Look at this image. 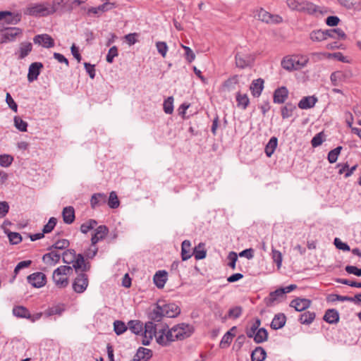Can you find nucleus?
Wrapping results in <instances>:
<instances>
[{"label":"nucleus","mask_w":361,"mask_h":361,"mask_svg":"<svg viewBox=\"0 0 361 361\" xmlns=\"http://www.w3.org/2000/svg\"><path fill=\"white\" fill-rule=\"evenodd\" d=\"M56 12L54 8H51L48 3L30 4L24 9L25 15L33 16H46Z\"/></svg>","instance_id":"1"},{"label":"nucleus","mask_w":361,"mask_h":361,"mask_svg":"<svg viewBox=\"0 0 361 361\" xmlns=\"http://www.w3.org/2000/svg\"><path fill=\"white\" fill-rule=\"evenodd\" d=\"M172 331L175 334V338L176 340L183 341L187 338H189L194 333L195 329L193 326L180 323L175 325L172 327Z\"/></svg>","instance_id":"2"},{"label":"nucleus","mask_w":361,"mask_h":361,"mask_svg":"<svg viewBox=\"0 0 361 361\" xmlns=\"http://www.w3.org/2000/svg\"><path fill=\"white\" fill-rule=\"evenodd\" d=\"M168 328V325L166 324L165 326L159 331L158 336L156 338L157 343L162 346H168L171 342L176 340L172 328L166 331Z\"/></svg>","instance_id":"3"},{"label":"nucleus","mask_w":361,"mask_h":361,"mask_svg":"<svg viewBox=\"0 0 361 361\" xmlns=\"http://www.w3.org/2000/svg\"><path fill=\"white\" fill-rule=\"evenodd\" d=\"M255 17L266 23L277 24L283 21V18L280 16L271 14L262 8L256 11Z\"/></svg>","instance_id":"4"},{"label":"nucleus","mask_w":361,"mask_h":361,"mask_svg":"<svg viewBox=\"0 0 361 361\" xmlns=\"http://www.w3.org/2000/svg\"><path fill=\"white\" fill-rule=\"evenodd\" d=\"M22 33L18 27H8L4 29L1 33L0 42L7 43L14 41L16 37Z\"/></svg>","instance_id":"5"},{"label":"nucleus","mask_w":361,"mask_h":361,"mask_svg":"<svg viewBox=\"0 0 361 361\" xmlns=\"http://www.w3.org/2000/svg\"><path fill=\"white\" fill-rule=\"evenodd\" d=\"M88 286V276L85 273H80L73 283V288L78 293H83Z\"/></svg>","instance_id":"6"},{"label":"nucleus","mask_w":361,"mask_h":361,"mask_svg":"<svg viewBox=\"0 0 361 361\" xmlns=\"http://www.w3.org/2000/svg\"><path fill=\"white\" fill-rule=\"evenodd\" d=\"M27 282L34 288H42L47 283V276L42 272H35L27 277Z\"/></svg>","instance_id":"7"},{"label":"nucleus","mask_w":361,"mask_h":361,"mask_svg":"<svg viewBox=\"0 0 361 361\" xmlns=\"http://www.w3.org/2000/svg\"><path fill=\"white\" fill-rule=\"evenodd\" d=\"M312 305V300L307 298H296L292 300L289 304L290 307L297 312H302L308 309Z\"/></svg>","instance_id":"8"},{"label":"nucleus","mask_w":361,"mask_h":361,"mask_svg":"<svg viewBox=\"0 0 361 361\" xmlns=\"http://www.w3.org/2000/svg\"><path fill=\"white\" fill-rule=\"evenodd\" d=\"M109 233V228L105 225L99 226L94 231L91 238V244L92 247H94L97 243L104 240Z\"/></svg>","instance_id":"9"},{"label":"nucleus","mask_w":361,"mask_h":361,"mask_svg":"<svg viewBox=\"0 0 361 361\" xmlns=\"http://www.w3.org/2000/svg\"><path fill=\"white\" fill-rule=\"evenodd\" d=\"M285 297L284 290L281 288L271 291L267 297L264 298V302L267 307H271L277 302H280V299Z\"/></svg>","instance_id":"10"},{"label":"nucleus","mask_w":361,"mask_h":361,"mask_svg":"<svg viewBox=\"0 0 361 361\" xmlns=\"http://www.w3.org/2000/svg\"><path fill=\"white\" fill-rule=\"evenodd\" d=\"M35 44L42 45L45 48H51L54 46V39L47 34L37 35L33 38Z\"/></svg>","instance_id":"11"},{"label":"nucleus","mask_w":361,"mask_h":361,"mask_svg":"<svg viewBox=\"0 0 361 361\" xmlns=\"http://www.w3.org/2000/svg\"><path fill=\"white\" fill-rule=\"evenodd\" d=\"M164 317L168 318H174L180 313V307L175 303H168L161 305Z\"/></svg>","instance_id":"12"},{"label":"nucleus","mask_w":361,"mask_h":361,"mask_svg":"<svg viewBox=\"0 0 361 361\" xmlns=\"http://www.w3.org/2000/svg\"><path fill=\"white\" fill-rule=\"evenodd\" d=\"M20 13H11L10 11H0V20L5 19L8 24H17L21 20Z\"/></svg>","instance_id":"13"},{"label":"nucleus","mask_w":361,"mask_h":361,"mask_svg":"<svg viewBox=\"0 0 361 361\" xmlns=\"http://www.w3.org/2000/svg\"><path fill=\"white\" fill-rule=\"evenodd\" d=\"M153 355L152 350L144 347H140L130 361H148Z\"/></svg>","instance_id":"14"},{"label":"nucleus","mask_w":361,"mask_h":361,"mask_svg":"<svg viewBox=\"0 0 361 361\" xmlns=\"http://www.w3.org/2000/svg\"><path fill=\"white\" fill-rule=\"evenodd\" d=\"M236 66L245 68L249 66L252 62V58L247 54L237 53L235 56Z\"/></svg>","instance_id":"15"},{"label":"nucleus","mask_w":361,"mask_h":361,"mask_svg":"<svg viewBox=\"0 0 361 361\" xmlns=\"http://www.w3.org/2000/svg\"><path fill=\"white\" fill-rule=\"evenodd\" d=\"M43 68V65L40 62H34L30 64L28 70L27 80L29 82H33L37 80L40 74V70Z\"/></svg>","instance_id":"16"},{"label":"nucleus","mask_w":361,"mask_h":361,"mask_svg":"<svg viewBox=\"0 0 361 361\" xmlns=\"http://www.w3.org/2000/svg\"><path fill=\"white\" fill-rule=\"evenodd\" d=\"M168 273L165 270L157 271L153 277L155 286L158 288H163L167 281Z\"/></svg>","instance_id":"17"},{"label":"nucleus","mask_w":361,"mask_h":361,"mask_svg":"<svg viewBox=\"0 0 361 361\" xmlns=\"http://www.w3.org/2000/svg\"><path fill=\"white\" fill-rule=\"evenodd\" d=\"M107 197L104 193L98 192L92 195L90 204L92 209L104 205L106 203Z\"/></svg>","instance_id":"18"},{"label":"nucleus","mask_w":361,"mask_h":361,"mask_svg":"<svg viewBox=\"0 0 361 361\" xmlns=\"http://www.w3.org/2000/svg\"><path fill=\"white\" fill-rule=\"evenodd\" d=\"M339 319V313L336 309H328L323 317V319L330 324L338 323Z\"/></svg>","instance_id":"19"},{"label":"nucleus","mask_w":361,"mask_h":361,"mask_svg":"<svg viewBox=\"0 0 361 361\" xmlns=\"http://www.w3.org/2000/svg\"><path fill=\"white\" fill-rule=\"evenodd\" d=\"M286 322V317L283 313H278L274 315L271 323V328L274 330H278L283 328Z\"/></svg>","instance_id":"20"},{"label":"nucleus","mask_w":361,"mask_h":361,"mask_svg":"<svg viewBox=\"0 0 361 361\" xmlns=\"http://www.w3.org/2000/svg\"><path fill=\"white\" fill-rule=\"evenodd\" d=\"M12 312L13 314L18 318L27 319L31 318V313L30 310L27 307L22 305L14 306Z\"/></svg>","instance_id":"21"},{"label":"nucleus","mask_w":361,"mask_h":361,"mask_svg":"<svg viewBox=\"0 0 361 361\" xmlns=\"http://www.w3.org/2000/svg\"><path fill=\"white\" fill-rule=\"evenodd\" d=\"M264 81L262 78L254 80L250 87L252 94L254 97H259L264 88Z\"/></svg>","instance_id":"22"},{"label":"nucleus","mask_w":361,"mask_h":361,"mask_svg":"<svg viewBox=\"0 0 361 361\" xmlns=\"http://www.w3.org/2000/svg\"><path fill=\"white\" fill-rule=\"evenodd\" d=\"M317 6L313 3L308 1H300V6L298 12L312 15L317 11Z\"/></svg>","instance_id":"23"},{"label":"nucleus","mask_w":361,"mask_h":361,"mask_svg":"<svg viewBox=\"0 0 361 361\" xmlns=\"http://www.w3.org/2000/svg\"><path fill=\"white\" fill-rule=\"evenodd\" d=\"M164 317V314L161 305L158 302L154 310L149 314V319L154 322H159Z\"/></svg>","instance_id":"24"},{"label":"nucleus","mask_w":361,"mask_h":361,"mask_svg":"<svg viewBox=\"0 0 361 361\" xmlns=\"http://www.w3.org/2000/svg\"><path fill=\"white\" fill-rule=\"evenodd\" d=\"M63 220L66 224H71L75 219V209L73 207L68 206L63 208L62 212Z\"/></svg>","instance_id":"25"},{"label":"nucleus","mask_w":361,"mask_h":361,"mask_svg":"<svg viewBox=\"0 0 361 361\" xmlns=\"http://www.w3.org/2000/svg\"><path fill=\"white\" fill-rule=\"evenodd\" d=\"M65 310L66 308L64 304H58L48 307L44 311V317H49L53 315L61 316Z\"/></svg>","instance_id":"26"},{"label":"nucleus","mask_w":361,"mask_h":361,"mask_svg":"<svg viewBox=\"0 0 361 361\" xmlns=\"http://www.w3.org/2000/svg\"><path fill=\"white\" fill-rule=\"evenodd\" d=\"M288 91L286 87H281L276 89L274 92V102L278 104H282L288 97Z\"/></svg>","instance_id":"27"},{"label":"nucleus","mask_w":361,"mask_h":361,"mask_svg":"<svg viewBox=\"0 0 361 361\" xmlns=\"http://www.w3.org/2000/svg\"><path fill=\"white\" fill-rule=\"evenodd\" d=\"M336 168L339 169L338 174H343L345 172L344 177L347 178L352 176L354 171L357 169V165L355 164L350 168L348 162L344 164L338 163L336 165Z\"/></svg>","instance_id":"28"},{"label":"nucleus","mask_w":361,"mask_h":361,"mask_svg":"<svg viewBox=\"0 0 361 361\" xmlns=\"http://www.w3.org/2000/svg\"><path fill=\"white\" fill-rule=\"evenodd\" d=\"M61 255L56 251H50L42 257V260L51 265H55L59 262Z\"/></svg>","instance_id":"29"},{"label":"nucleus","mask_w":361,"mask_h":361,"mask_svg":"<svg viewBox=\"0 0 361 361\" xmlns=\"http://www.w3.org/2000/svg\"><path fill=\"white\" fill-rule=\"evenodd\" d=\"M317 102V98L315 96L304 97L299 102L298 107L301 109H308L311 107H313Z\"/></svg>","instance_id":"30"},{"label":"nucleus","mask_w":361,"mask_h":361,"mask_svg":"<svg viewBox=\"0 0 361 361\" xmlns=\"http://www.w3.org/2000/svg\"><path fill=\"white\" fill-rule=\"evenodd\" d=\"M252 361H264L267 358V352L261 346L256 347L250 355Z\"/></svg>","instance_id":"31"},{"label":"nucleus","mask_w":361,"mask_h":361,"mask_svg":"<svg viewBox=\"0 0 361 361\" xmlns=\"http://www.w3.org/2000/svg\"><path fill=\"white\" fill-rule=\"evenodd\" d=\"M326 38L345 39L346 35L341 28H334L325 30Z\"/></svg>","instance_id":"32"},{"label":"nucleus","mask_w":361,"mask_h":361,"mask_svg":"<svg viewBox=\"0 0 361 361\" xmlns=\"http://www.w3.org/2000/svg\"><path fill=\"white\" fill-rule=\"evenodd\" d=\"M191 243L188 240H185L181 244V258L183 261L189 259L192 254L190 253Z\"/></svg>","instance_id":"33"},{"label":"nucleus","mask_w":361,"mask_h":361,"mask_svg":"<svg viewBox=\"0 0 361 361\" xmlns=\"http://www.w3.org/2000/svg\"><path fill=\"white\" fill-rule=\"evenodd\" d=\"M268 336L269 333L267 330L265 328L262 327L257 331L255 335H254L252 338L254 339V341L256 343L259 344L264 341H267L268 340Z\"/></svg>","instance_id":"34"},{"label":"nucleus","mask_w":361,"mask_h":361,"mask_svg":"<svg viewBox=\"0 0 361 361\" xmlns=\"http://www.w3.org/2000/svg\"><path fill=\"white\" fill-rule=\"evenodd\" d=\"M315 317H316L315 312H310V311H306L300 315L298 321L302 324L309 325L313 322Z\"/></svg>","instance_id":"35"},{"label":"nucleus","mask_w":361,"mask_h":361,"mask_svg":"<svg viewBox=\"0 0 361 361\" xmlns=\"http://www.w3.org/2000/svg\"><path fill=\"white\" fill-rule=\"evenodd\" d=\"M243 308L241 306L230 308L227 314L222 318V322H224L228 318L238 319L241 316Z\"/></svg>","instance_id":"36"},{"label":"nucleus","mask_w":361,"mask_h":361,"mask_svg":"<svg viewBox=\"0 0 361 361\" xmlns=\"http://www.w3.org/2000/svg\"><path fill=\"white\" fill-rule=\"evenodd\" d=\"M278 145V139L276 137H271L265 147V154L270 157L274 152Z\"/></svg>","instance_id":"37"},{"label":"nucleus","mask_w":361,"mask_h":361,"mask_svg":"<svg viewBox=\"0 0 361 361\" xmlns=\"http://www.w3.org/2000/svg\"><path fill=\"white\" fill-rule=\"evenodd\" d=\"M76 252L73 249H68L64 251L62 254V262L64 264H70L73 263L75 259Z\"/></svg>","instance_id":"38"},{"label":"nucleus","mask_w":361,"mask_h":361,"mask_svg":"<svg viewBox=\"0 0 361 361\" xmlns=\"http://www.w3.org/2000/svg\"><path fill=\"white\" fill-rule=\"evenodd\" d=\"M128 328H129L132 333L138 335L142 331L143 326L140 320H130L128 322Z\"/></svg>","instance_id":"39"},{"label":"nucleus","mask_w":361,"mask_h":361,"mask_svg":"<svg viewBox=\"0 0 361 361\" xmlns=\"http://www.w3.org/2000/svg\"><path fill=\"white\" fill-rule=\"evenodd\" d=\"M204 244L202 243H199V245L195 247L193 251V255L196 260L203 259L207 256V251L204 248Z\"/></svg>","instance_id":"40"},{"label":"nucleus","mask_w":361,"mask_h":361,"mask_svg":"<svg viewBox=\"0 0 361 361\" xmlns=\"http://www.w3.org/2000/svg\"><path fill=\"white\" fill-rule=\"evenodd\" d=\"M72 267L66 265L60 266L54 271L52 278H55L56 276H60L62 275H69L72 273Z\"/></svg>","instance_id":"41"},{"label":"nucleus","mask_w":361,"mask_h":361,"mask_svg":"<svg viewBox=\"0 0 361 361\" xmlns=\"http://www.w3.org/2000/svg\"><path fill=\"white\" fill-rule=\"evenodd\" d=\"M310 38L313 42H322L326 40L325 30H313L310 34Z\"/></svg>","instance_id":"42"},{"label":"nucleus","mask_w":361,"mask_h":361,"mask_svg":"<svg viewBox=\"0 0 361 361\" xmlns=\"http://www.w3.org/2000/svg\"><path fill=\"white\" fill-rule=\"evenodd\" d=\"M295 61L294 57L286 56L284 57L281 61V66L284 69L288 71H291L295 69Z\"/></svg>","instance_id":"43"},{"label":"nucleus","mask_w":361,"mask_h":361,"mask_svg":"<svg viewBox=\"0 0 361 361\" xmlns=\"http://www.w3.org/2000/svg\"><path fill=\"white\" fill-rule=\"evenodd\" d=\"M343 149L342 146H338L334 149L329 151L327 155V159L330 164L336 162L341 150Z\"/></svg>","instance_id":"44"},{"label":"nucleus","mask_w":361,"mask_h":361,"mask_svg":"<svg viewBox=\"0 0 361 361\" xmlns=\"http://www.w3.org/2000/svg\"><path fill=\"white\" fill-rule=\"evenodd\" d=\"M109 207L111 209H116L120 205V201L115 191H112L109 194V197L106 201Z\"/></svg>","instance_id":"45"},{"label":"nucleus","mask_w":361,"mask_h":361,"mask_svg":"<svg viewBox=\"0 0 361 361\" xmlns=\"http://www.w3.org/2000/svg\"><path fill=\"white\" fill-rule=\"evenodd\" d=\"M235 334L231 333V331H228L222 337L219 346L221 348H227L231 343L232 342L233 338H234Z\"/></svg>","instance_id":"46"},{"label":"nucleus","mask_w":361,"mask_h":361,"mask_svg":"<svg viewBox=\"0 0 361 361\" xmlns=\"http://www.w3.org/2000/svg\"><path fill=\"white\" fill-rule=\"evenodd\" d=\"M32 45L30 42H22L20 44L19 59H24L32 51Z\"/></svg>","instance_id":"47"},{"label":"nucleus","mask_w":361,"mask_h":361,"mask_svg":"<svg viewBox=\"0 0 361 361\" xmlns=\"http://www.w3.org/2000/svg\"><path fill=\"white\" fill-rule=\"evenodd\" d=\"M128 329V325L123 321L116 320L114 322V331L116 335L119 336L126 332Z\"/></svg>","instance_id":"48"},{"label":"nucleus","mask_w":361,"mask_h":361,"mask_svg":"<svg viewBox=\"0 0 361 361\" xmlns=\"http://www.w3.org/2000/svg\"><path fill=\"white\" fill-rule=\"evenodd\" d=\"M14 126L20 132H26L27 130V123L23 121L20 116H15L13 118Z\"/></svg>","instance_id":"49"},{"label":"nucleus","mask_w":361,"mask_h":361,"mask_svg":"<svg viewBox=\"0 0 361 361\" xmlns=\"http://www.w3.org/2000/svg\"><path fill=\"white\" fill-rule=\"evenodd\" d=\"M145 334L152 335L157 338V325L154 322L149 321L145 323Z\"/></svg>","instance_id":"50"},{"label":"nucleus","mask_w":361,"mask_h":361,"mask_svg":"<svg viewBox=\"0 0 361 361\" xmlns=\"http://www.w3.org/2000/svg\"><path fill=\"white\" fill-rule=\"evenodd\" d=\"M97 225V221L94 219H89L80 226V231L82 233H87L90 230H92L95 226Z\"/></svg>","instance_id":"51"},{"label":"nucleus","mask_w":361,"mask_h":361,"mask_svg":"<svg viewBox=\"0 0 361 361\" xmlns=\"http://www.w3.org/2000/svg\"><path fill=\"white\" fill-rule=\"evenodd\" d=\"M236 101L238 106L245 109L249 104V98L246 94L238 93L236 95Z\"/></svg>","instance_id":"52"},{"label":"nucleus","mask_w":361,"mask_h":361,"mask_svg":"<svg viewBox=\"0 0 361 361\" xmlns=\"http://www.w3.org/2000/svg\"><path fill=\"white\" fill-rule=\"evenodd\" d=\"M84 257H85L82 254L80 253L76 255L75 259L74 260L72 267L76 272L79 271L82 269V265L85 262Z\"/></svg>","instance_id":"53"},{"label":"nucleus","mask_w":361,"mask_h":361,"mask_svg":"<svg viewBox=\"0 0 361 361\" xmlns=\"http://www.w3.org/2000/svg\"><path fill=\"white\" fill-rule=\"evenodd\" d=\"M261 324V320L256 319L255 322L252 324L250 329L246 330V335L248 338H252L255 335L257 331L259 329Z\"/></svg>","instance_id":"54"},{"label":"nucleus","mask_w":361,"mask_h":361,"mask_svg":"<svg viewBox=\"0 0 361 361\" xmlns=\"http://www.w3.org/2000/svg\"><path fill=\"white\" fill-rule=\"evenodd\" d=\"M57 223V219L55 217H51L47 224H45L42 228L44 234L51 233Z\"/></svg>","instance_id":"55"},{"label":"nucleus","mask_w":361,"mask_h":361,"mask_svg":"<svg viewBox=\"0 0 361 361\" xmlns=\"http://www.w3.org/2000/svg\"><path fill=\"white\" fill-rule=\"evenodd\" d=\"M118 6V5L116 2L106 1L104 4L99 5L98 6V9L100 10V12L104 13L117 8Z\"/></svg>","instance_id":"56"},{"label":"nucleus","mask_w":361,"mask_h":361,"mask_svg":"<svg viewBox=\"0 0 361 361\" xmlns=\"http://www.w3.org/2000/svg\"><path fill=\"white\" fill-rule=\"evenodd\" d=\"M324 134L323 132H320L316 134L311 140V145L313 147H317L320 146L324 140Z\"/></svg>","instance_id":"57"},{"label":"nucleus","mask_w":361,"mask_h":361,"mask_svg":"<svg viewBox=\"0 0 361 361\" xmlns=\"http://www.w3.org/2000/svg\"><path fill=\"white\" fill-rule=\"evenodd\" d=\"M52 279L56 286L60 288H66L68 285V278L63 277V275Z\"/></svg>","instance_id":"58"},{"label":"nucleus","mask_w":361,"mask_h":361,"mask_svg":"<svg viewBox=\"0 0 361 361\" xmlns=\"http://www.w3.org/2000/svg\"><path fill=\"white\" fill-rule=\"evenodd\" d=\"M13 157L9 154H0V166L8 167L13 162Z\"/></svg>","instance_id":"59"},{"label":"nucleus","mask_w":361,"mask_h":361,"mask_svg":"<svg viewBox=\"0 0 361 361\" xmlns=\"http://www.w3.org/2000/svg\"><path fill=\"white\" fill-rule=\"evenodd\" d=\"M8 237L10 243L12 245H17L22 241V236L19 233L17 232H9Z\"/></svg>","instance_id":"60"},{"label":"nucleus","mask_w":361,"mask_h":361,"mask_svg":"<svg viewBox=\"0 0 361 361\" xmlns=\"http://www.w3.org/2000/svg\"><path fill=\"white\" fill-rule=\"evenodd\" d=\"M163 108L165 113H173V98L169 97L164 102Z\"/></svg>","instance_id":"61"},{"label":"nucleus","mask_w":361,"mask_h":361,"mask_svg":"<svg viewBox=\"0 0 361 361\" xmlns=\"http://www.w3.org/2000/svg\"><path fill=\"white\" fill-rule=\"evenodd\" d=\"M183 49L185 50V58L189 62L191 63L195 59V54L193 51L188 47L182 45Z\"/></svg>","instance_id":"62"},{"label":"nucleus","mask_w":361,"mask_h":361,"mask_svg":"<svg viewBox=\"0 0 361 361\" xmlns=\"http://www.w3.org/2000/svg\"><path fill=\"white\" fill-rule=\"evenodd\" d=\"M334 244L338 250H341L343 251L350 250V246L347 243L342 242L338 238H334Z\"/></svg>","instance_id":"63"},{"label":"nucleus","mask_w":361,"mask_h":361,"mask_svg":"<svg viewBox=\"0 0 361 361\" xmlns=\"http://www.w3.org/2000/svg\"><path fill=\"white\" fill-rule=\"evenodd\" d=\"M345 271L350 274H353L357 276H361V268H358L353 265H347L345 267Z\"/></svg>","instance_id":"64"}]
</instances>
